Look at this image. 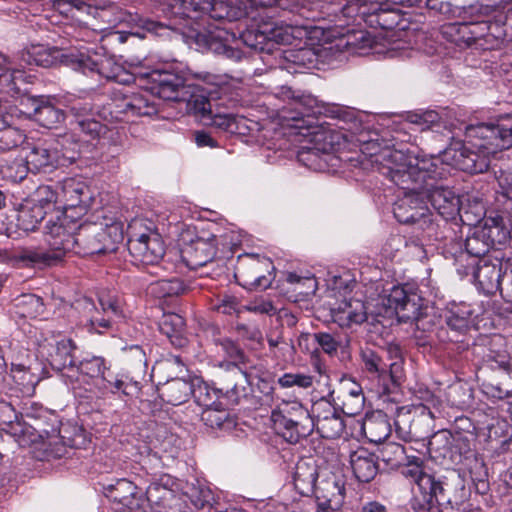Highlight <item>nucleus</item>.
Instances as JSON below:
<instances>
[{
	"label": "nucleus",
	"instance_id": "nucleus-21",
	"mask_svg": "<svg viewBox=\"0 0 512 512\" xmlns=\"http://www.w3.org/2000/svg\"><path fill=\"white\" fill-rule=\"evenodd\" d=\"M298 161L310 169L324 170L334 159L332 142L303 146L297 154Z\"/></svg>",
	"mask_w": 512,
	"mask_h": 512
},
{
	"label": "nucleus",
	"instance_id": "nucleus-12",
	"mask_svg": "<svg viewBox=\"0 0 512 512\" xmlns=\"http://www.w3.org/2000/svg\"><path fill=\"white\" fill-rule=\"evenodd\" d=\"M465 13L469 16L485 17L489 20L486 40L481 44L482 50L498 49L505 42H512V30L508 31L506 27L510 12H508V9H503V0L497 6L481 3L472 4L467 7Z\"/></svg>",
	"mask_w": 512,
	"mask_h": 512
},
{
	"label": "nucleus",
	"instance_id": "nucleus-9",
	"mask_svg": "<svg viewBox=\"0 0 512 512\" xmlns=\"http://www.w3.org/2000/svg\"><path fill=\"white\" fill-rule=\"evenodd\" d=\"M211 310L219 314L229 317H242L245 312H255L257 316H276L277 320H282L287 317L289 313L293 318H299L301 315L297 313V308L288 311L286 308H278L272 304L271 301L265 299H256L249 303L241 302L236 296L230 294H222L211 303ZM312 314H304L302 317L309 318Z\"/></svg>",
	"mask_w": 512,
	"mask_h": 512
},
{
	"label": "nucleus",
	"instance_id": "nucleus-45",
	"mask_svg": "<svg viewBox=\"0 0 512 512\" xmlns=\"http://www.w3.org/2000/svg\"><path fill=\"white\" fill-rule=\"evenodd\" d=\"M323 438L335 439L344 431V422L339 412L315 425Z\"/></svg>",
	"mask_w": 512,
	"mask_h": 512
},
{
	"label": "nucleus",
	"instance_id": "nucleus-29",
	"mask_svg": "<svg viewBox=\"0 0 512 512\" xmlns=\"http://www.w3.org/2000/svg\"><path fill=\"white\" fill-rule=\"evenodd\" d=\"M12 306L14 316L20 319H35L44 311V304L40 297L34 294H22L17 296Z\"/></svg>",
	"mask_w": 512,
	"mask_h": 512
},
{
	"label": "nucleus",
	"instance_id": "nucleus-13",
	"mask_svg": "<svg viewBox=\"0 0 512 512\" xmlns=\"http://www.w3.org/2000/svg\"><path fill=\"white\" fill-rule=\"evenodd\" d=\"M77 219L68 216H57L55 220H48L45 226V241L52 254L59 256V262L67 252L76 254L78 231Z\"/></svg>",
	"mask_w": 512,
	"mask_h": 512
},
{
	"label": "nucleus",
	"instance_id": "nucleus-36",
	"mask_svg": "<svg viewBox=\"0 0 512 512\" xmlns=\"http://www.w3.org/2000/svg\"><path fill=\"white\" fill-rule=\"evenodd\" d=\"M102 310L108 317L125 318L124 303L115 291H103L98 297Z\"/></svg>",
	"mask_w": 512,
	"mask_h": 512
},
{
	"label": "nucleus",
	"instance_id": "nucleus-5",
	"mask_svg": "<svg viewBox=\"0 0 512 512\" xmlns=\"http://www.w3.org/2000/svg\"><path fill=\"white\" fill-rule=\"evenodd\" d=\"M282 94L290 99L287 107L282 109V118L294 122L293 126L297 129H306L307 134H317L315 129L323 125L318 122L320 116L333 119H339L344 122L351 121L354 118L353 112L347 108L319 101L310 94H296L289 87L282 88Z\"/></svg>",
	"mask_w": 512,
	"mask_h": 512
},
{
	"label": "nucleus",
	"instance_id": "nucleus-58",
	"mask_svg": "<svg viewBox=\"0 0 512 512\" xmlns=\"http://www.w3.org/2000/svg\"><path fill=\"white\" fill-rule=\"evenodd\" d=\"M389 354L391 358H394V361L387 370L386 380L390 379L392 383L396 384L400 382L403 376V360L397 347L390 348Z\"/></svg>",
	"mask_w": 512,
	"mask_h": 512
},
{
	"label": "nucleus",
	"instance_id": "nucleus-46",
	"mask_svg": "<svg viewBox=\"0 0 512 512\" xmlns=\"http://www.w3.org/2000/svg\"><path fill=\"white\" fill-rule=\"evenodd\" d=\"M187 110L194 114L204 124V118L210 116L212 111V104L210 100L204 95L187 94L186 100Z\"/></svg>",
	"mask_w": 512,
	"mask_h": 512
},
{
	"label": "nucleus",
	"instance_id": "nucleus-1",
	"mask_svg": "<svg viewBox=\"0 0 512 512\" xmlns=\"http://www.w3.org/2000/svg\"><path fill=\"white\" fill-rule=\"evenodd\" d=\"M471 147L456 143L445 149L441 156L420 155L412 150L385 147L373 153L372 162L377 165L378 171L389 178L402 190L422 191L423 198L431 204L436 212L445 220L462 218L460 197L450 188L440 184L446 172L443 164L458 169L456 165L446 159L445 153L450 149ZM459 170H461L459 168ZM464 221L463 219H461Z\"/></svg>",
	"mask_w": 512,
	"mask_h": 512
},
{
	"label": "nucleus",
	"instance_id": "nucleus-24",
	"mask_svg": "<svg viewBox=\"0 0 512 512\" xmlns=\"http://www.w3.org/2000/svg\"><path fill=\"white\" fill-rule=\"evenodd\" d=\"M317 478V467L313 462L306 460H300L297 462L293 473V484L300 495H312Z\"/></svg>",
	"mask_w": 512,
	"mask_h": 512
},
{
	"label": "nucleus",
	"instance_id": "nucleus-27",
	"mask_svg": "<svg viewBox=\"0 0 512 512\" xmlns=\"http://www.w3.org/2000/svg\"><path fill=\"white\" fill-rule=\"evenodd\" d=\"M14 259L37 267H48L59 263L57 254H52L49 249L43 248H21L14 251Z\"/></svg>",
	"mask_w": 512,
	"mask_h": 512
},
{
	"label": "nucleus",
	"instance_id": "nucleus-32",
	"mask_svg": "<svg viewBox=\"0 0 512 512\" xmlns=\"http://www.w3.org/2000/svg\"><path fill=\"white\" fill-rule=\"evenodd\" d=\"M441 35L460 48L471 47L469 22H453L441 27Z\"/></svg>",
	"mask_w": 512,
	"mask_h": 512
},
{
	"label": "nucleus",
	"instance_id": "nucleus-8",
	"mask_svg": "<svg viewBox=\"0 0 512 512\" xmlns=\"http://www.w3.org/2000/svg\"><path fill=\"white\" fill-rule=\"evenodd\" d=\"M271 419L290 443H297L300 438L309 436L315 429L310 411L297 400L280 402L272 411Z\"/></svg>",
	"mask_w": 512,
	"mask_h": 512
},
{
	"label": "nucleus",
	"instance_id": "nucleus-31",
	"mask_svg": "<svg viewBox=\"0 0 512 512\" xmlns=\"http://www.w3.org/2000/svg\"><path fill=\"white\" fill-rule=\"evenodd\" d=\"M25 140V132L11 125L6 116L0 115V151L16 149L21 146Z\"/></svg>",
	"mask_w": 512,
	"mask_h": 512
},
{
	"label": "nucleus",
	"instance_id": "nucleus-42",
	"mask_svg": "<svg viewBox=\"0 0 512 512\" xmlns=\"http://www.w3.org/2000/svg\"><path fill=\"white\" fill-rule=\"evenodd\" d=\"M405 448L395 442H387L379 450L380 458L390 468H396L403 464L405 460Z\"/></svg>",
	"mask_w": 512,
	"mask_h": 512
},
{
	"label": "nucleus",
	"instance_id": "nucleus-34",
	"mask_svg": "<svg viewBox=\"0 0 512 512\" xmlns=\"http://www.w3.org/2000/svg\"><path fill=\"white\" fill-rule=\"evenodd\" d=\"M11 371L14 381L21 387L22 392L27 395L33 394L40 377L32 372L31 366L23 363H12Z\"/></svg>",
	"mask_w": 512,
	"mask_h": 512
},
{
	"label": "nucleus",
	"instance_id": "nucleus-19",
	"mask_svg": "<svg viewBox=\"0 0 512 512\" xmlns=\"http://www.w3.org/2000/svg\"><path fill=\"white\" fill-rule=\"evenodd\" d=\"M107 497L122 504L130 510H137L143 507L145 498L142 491L132 481L121 478L114 483L104 486Z\"/></svg>",
	"mask_w": 512,
	"mask_h": 512
},
{
	"label": "nucleus",
	"instance_id": "nucleus-64",
	"mask_svg": "<svg viewBox=\"0 0 512 512\" xmlns=\"http://www.w3.org/2000/svg\"><path fill=\"white\" fill-rule=\"evenodd\" d=\"M319 345L327 354H334L338 349L337 341L328 333H319L315 335Z\"/></svg>",
	"mask_w": 512,
	"mask_h": 512
},
{
	"label": "nucleus",
	"instance_id": "nucleus-52",
	"mask_svg": "<svg viewBox=\"0 0 512 512\" xmlns=\"http://www.w3.org/2000/svg\"><path fill=\"white\" fill-rule=\"evenodd\" d=\"M204 125L213 126L223 131L234 133L237 129L236 117L232 114L214 113L204 118Z\"/></svg>",
	"mask_w": 512,
	"mask_h": 512
},
{
	"label": "nucleus",
	"instance_id": "nucleus-11",
	"mask_svg": "<svg viewBox=\"0 0 512 512\" xmlns=\"http://www.w3.org/2000/svg\"><path fill=\"white\" fill-rule=\"evenodd\" d=\"M164 11L170 17L193 21L210 18L231 20V9L223 1L216 0H167Z\"/></svg>",
	"mask_w": 512,
	"mask_h": 512
},
{
	"label": "nucleus",
	"instance_id": "nucleus-48",
	"mask_svg": "<svg viewBox=\"0 0 512 512\" xmlns=\"http://www.w3.org/2000/svg\"><path fill=\"white\" fill-rule=\"evenodd\" d=\"M185 290L183 281L178 278L162 279L152 286V291L160 298L178 296Z\"/></svg>",
	"mask_w": 512,
	"mask_h": 512
},
{
	"label": "nucleus",
	"instance_id": "nucleus-53",
	"mask_svg": "<svg viewBox=\"0 0 512 512\" xmlns=\"http://www.w3.org/2000/svg\"><path fill=\"white\" fill-rule=\"evenodd\" d=\"M402 474L410 479L418 488L419 491L421 489H428L431 487V475L425 473L422 468L417 464H409L407 465Z\"/></svg>",
	"mask_w": 512,
	"mask_h": 512
},
{
	"label": "nucleus",
	"instance_id": "nucleus-30",
	"mask_svg": "<svg viewBox=\"0 0 512 512\" xmlns=\"http://www.w3.org/2000/svg\"><path fill=\"white\" fill-rule=\"evenodd\" d=\"M51 346L53 347V352L49 353V361L54 369L63 370L75 365L73 355L75 345L71 339L62 338Z\"/></svg>",
	"mask_w": 512,
	"mask_h": 512
},
{
	"label": "nucleus",
	"instance_id": "nucleus-10",
	"mask_svg": "<svg viewBox=\"0 0 512 512\" xmlns=\"http://www.w3.org/2000/svg\"><path fill=\"white\" fill-rule=\"evenodd\" d=\"M360 14L370 25H376L385 30H392L400 25L402 17L400 10L388 0H355L340 8L338 17L350 18Z\"/></svg>",
	"mask_w": 512,
	"mask_h": 512
},
{
	"label": "nucleus",
	"instance_id": "nucleus-43",
	"mask_svg": "<svg viewBox=\"0 0 512 512\" xmlns=\"http://www.w3.org/2000/svg\"><path fill=\"white\" fill-rule=\"evenodd\" d=\"M67 113L73 118L72 125H76L82 120L95 116L94 106L90 101L74 98L68 101L66 105Z\"/></svg>",
	"mask_w": 512,
	"mask_h": 512
},
{
	"label": "nucleus",
	"instance_id": "nucleus-44",
	"mask_svg": "<svg viewBox=\"0 0 512 512\" xmlns=\"http://www.w3.org/2000/svg\"><path fill=\"white\" fill-rule=\"evenodd\" d=\"M365 368L369 373L377 374L379 380L386 386L387 368L383 359L372 349L366 348L361 353Z\"/></svg>",
	"mask_w": 512,
	"mask_h": 512
},
{
	"label": "nucleus",
	"instance_id": "nucleus-56",
	"mask_svg": "<svg viewBox=\"0 0 512 512\" xmlns=\"http://www.w3.org/2000/svg\"><path fill=\"white\" fill-rule=\"evenodd\" d=\"M337 412L338 410L329 400L321 398L313 403L310 414L316 425L326 418L336 415Z\"/></svg>",
	"mask_w": 512,
	"mask_h": 512
},
{
	"label": "nucleus",
	"instance_id": "nucleus-47",
	"mask_svg": "<svg viewBox=\"0 0 512 512\" xmlns=\"http://www.w3.org/2000/svg\"><path fill=\"white\" fill-rule=\"evenodd\" d=\"M195 386L192 395L199 406L204 409L215 406L219 400L218 392L210 388L206 383L201 382L199 379H195Z\"/></svg>",
	"mask_w": 512,
	"mask_h": 512
},
{
	"label": "nucleus",
	"instance_id": "nucleus-15",
	"mask_svg": "<svg viewBox=\"0 0 512 512\" xmlns=\"http://www.w3.org/2000/svg\"><path fill=\"white\" fill-rule=\"evenodd\" d=\"M127 249L136 264H157L165 254V246L159 233L147 229L144 232H131Z\"/></svg>",
	"mask_w": 512,
	"mask_h": 512
},
{
	"label": "nucleus",
	"instance_id": "nucleus-20",
	"mask_svg": "<svg viewBox=\"0 0 512 512\" xmlns=\"http://www.w3.org/2000/svg\"><path fill=\"white\" fill-rule=\"evenodd\" d=\"M350 466L358 481L368 483L378 473L377 459L373 453L364 447H358L349 455Z\"/></svg>",
	"mask_w": 512,
	"mask_h": 512
},
{
	"label": "nucleus",
	"instance_id": "nucleus-60",
	"mask_svg": "<svg viewBox=\"0 0 512 512\" xmlns=\"http://www.w3.org/2000/svg\"><path fill=\"white\" fill-rule=\"evenodd\" d=\"M313 378L305 374L286 373L279 378V384L282 387L298 386L301 388H308L312 385Z\"/></svg>",
	"mask_w": 512,
	"mask_h": 512
},
{
	"label": "nucleus",
	"instance_id": "nucleus-18",
	"mask_svg": "<svg viewBox=\"0 0 512 512\" xmlns=\"http://www.w3.org/2000/svg\"><path fill=\"white\" fill-rule=\"evenodd\" d=\"M218 237L211 235L208 238H197L182 250V259L190 269L204 267L211 262L217 254Z\"/></svg>",
	"mask_w": 512,
	"mask_h": 512
},
{
	"label": "nucleus",
	"instance_id": "nucleus-22",
	"mask_svg": "<svg viewBox=\"0 0 512 512\" xmlns=\"http://www.w3.org/2000/svg\"><path fill=\"white\" fill-rule=\"evenodd\" d=\"M501 265L481 259L474 272L478 288L486 295H493L501 288Z\"/></svg>",
	"mask_w": 512,
	"mask_h": 512
},
{
	"label": "nucleus",
	"instance_id": "nucleus-55",
	"mask_svg": "<svg viewBox=\"0 0 512 512\" xmlns=\"http://www.w3.org/2000/svg\"><path fill=\"white\" fill-rule=\"evenodd\" d=\"M287 282L295 284L296 287L294 290L305 296L314 294L317 289V281L312 276L301 277L296 273H289Z\"/></svg>",
	"mask_w": 512,
	"mask_h": 512
},
{
	"label": "nucleus",
	"instance_id": "nucleus-4",
	"mask_svg": "<svg viewBox=\"0 0 512 512\" xmlns=\"http://www.w3.org/2000/svg\"><path fill=\"white\" fill-rule=\"evenodd\" d=\"M332 320H367L369 316L388 320H420L428 315L423 312V299L404 287L394 286L388 295H381L372 302L344 299L328 302Z\"/></svg>",
	"mask_w": 512,
	"mask_h": 512
},
{
	"label": "nucleus",
	"instance_id": "nucleus-54",
	"mask_svg": "<svg viewBox=\"0 0 512 512\" xmlns=\"http://www.w3.org/2000/svg\"><path fill=\"white\" fill-rule=\"evenodd\" d=\"M473 315V309L470 304L465 302L450 303L440 317L445 320H469Z\"/></svg>",
	"mask_w": 512,
	"mask_h": 512
},
{
	"label": "nucleus",
	"instance_id": "nucleus-14",
	"mask_svg": "<svg viewBox=\"0 0 512 512\" xmlns=\"http://www.w3.org/2000/svg\"><path fill=\"white\" fill-rule=\"evenodd\" d=\"M93 201V192L90 186L79 179H64L60 186V203L63 214L71 219H78L85 215Z\"/></svg>",
	"mask_w": 512,
	"mask_h": 512
},
{
	"label": "nucleus",
	"instance_id": "nucleus-50",
	"mask_svg": "<svg viewBox=\"0 0 512 512\" xmlns=\"http://www.w3.org/2000/svg\"><path fill=\"white\" fill-rule=\"evenodd\" d=\"M474 20L469 22L471 30V47L482 50V43L486 40V32L489 28V20L485 17L471 16Z\"/></svg>",
	"mask_w": 512,
	"mask_h": 512
},
{
	"label": "nucleus",
	"instance_id": "nucleus-16",
	"mask_svg": "<svg viewBox=\"0 0 512 512\" xmlns=\"http://www.w3.org/2000/svg\"><path fill=\"white\" fill-rule=\"evenodd\" d=\"M57 153V144L53 142L52 137L39 140L25 156L26 168L34 173H50L61 167Z\"/></svg>",
	"mask_w": 512,
	"mask_h": 512
},
{
	"label": "nucleus",
	"instance_id": "nucleus-17",
	"mask_svg": "<svg viewBox=\"0 0 512 512\" xmlns=\"http://www.w3.org/2000/svg\"><path fill=\"white\" fill-rule=\"evenodd\" d=\"M403 198L393 206V214L399 223L415 224L424 219L428 208L424 202L422 191L405 190Z\"/></svg>",
	"mask_w": 512,
	"mask_h": 512
},
{
	"label": "nucleus",
	"instance_id": "nucleus-2",
	"mask_svg": "<svg viewBox=\"0 0 512 512\" xmlns=\"http://www.w3.org/2000/svg\"><path fill=\"white\" fill-rule=\"evenodd\" d=\"M465 135L471 147L450 149L445 153L446 159L470 174L494 170L497 154L512 147V115L501 117L496 123L470 125Z\"/></svg>",
	"mask_w": 512,
	"mask_h": 512
},
{
	"label": "nucleus",
	"instance_id": "nucleus-49",
	"mask_svg": "<svg viewBox=\"0 0 512 512\" xmlns=\"http://www.w3.org/2000/svg\"><path fill=\"white\" fill-rule=\"evenodd\" d=\"M468 470L476 490L482 494L486 493L488 490V473L484 462L481 459L475 457L470 462Z\"/></svg>",
	"mask_w": 512,
	"mask_h": 512
},
{
	"label": "nucleus",
	"instance_id": "nucleus-40",
	"mask_svg": "<svg viewBox=\"0 0 512 512\" xmlns=\"http://www.w3.org/2000/svg\"><path fill=\"white\" fill-rule=\"evenodd\" d=\"M465 249L470 256L485 259L486 254L490 251L491 245L483 231L476 230L472 235L468 236L465 241Z\"/></svg>",
	"mask_w": 512,
	"mask_h": 512
},
{
	"label": "nucleus",
	"instance_id": "nucleus-51",
	"mask_svg": "<svg viewBox=\"0 0 512 512\" xmlns=\"http://www.w3.org/2000/svg\"><path fill=\"white\" fill-rule=\"evenodd\" d=\"M34 202L36 205H41L44 210H46V214L49 210L54 208L55 204L60 202V190L56 191L50 186H40L36 191V198L30 200Z\"/></svg>",
	"mask_w": 512,
	"mask_h": 512
},
{
	"label": "nucleus",
	"instance_id": "nucleus-63",
	"mask_svg": "<svg viewBox=\"0 0 512 512\" xmlns=\"http://www.w3.org/2000/svg\"><path fill=\"white\" fill-rule=\"evenodd\" d=\"M498 182L500 195L512 204V173H506L499 170Z\"/></svg>",
	"mask_w": 512,
	"mask_h": 512
},
{
	"label": "nucleus",
	"instance_id": "nucleus-61",
	"mask_svg": "<svg viewBox=\"0 0 512 512\" xmlns=\"http://www.w3.org/2000/svg\"><path fill=\"white\" fill-rule=\"evenodd\" d=\"M409 118L411 123L424 126L422 129L430 128L432 125L437 124L440 120L438 112L434 110L415 113L412 114Z\"/></svg>",
	"mask_w": 512,
	"mask_h": 512
},
{
	"label": "nucleus",
	"instance_id": "nucleus-3",
	"mask_svg": "<svg viewBox=\"0 0 512 512\" xmlns=\"http://www.w3.org/2000/svg\"><path fill=\"white\" fill-rule=\"evenodd\" d=\"M150 92L115 90L108 110L111 121H130L134 117L153 116L158 113L155 96L167 101H184L188 94L185 79L169 71L153 70L145 75Z\"/></svg>",
	"mask_w": 512,
	"mask_h": 512
},
{
	"label": "nucleus",
	"instance_id": "nucleus-59",
	"mask_svg": "<svg viewBox=\"0 0 512 512\" xmlns=\"http://www.w3.org/2000/svg\"><path fill=\"white\" fill-rule=\"evenodd\" d=\"M423 496L427 497L429 500L434 501L438 505L443 504L445 502H450V500L445 496V488L443 484L439 481H435L434 477L431 475V487L428 489H421L420 491Z\"/></svg>",
	"mask_w": 512,
	"mask_h": 512
},
{
	"label": "nucleus",
	"instance_id": "nucleus-57",
	"mask_svg": "<svg viewBox=\"0 0 512 512\" xmlns=\"http://www.w3.org/2000/svg\"><path fill=\"white\" fill-rule=\"evenodd\" d=\"M104 359L101 357H92L79 363L78 370L91 378L104 376Z\"/></svg>",
	"mask_w": 512,
	"mask_h": 512
},
{
	"label": "nucleus",
	"instance_id": "nucleus-6",
	"mask_svg": "<svg viewBox=\"0 0 512 512\" xmlns=\"http://www.w3.org/2000/svg\"><path fill=\"white\" fill-rule=\"evenodd\" d=\"M59 57L65 65L84 74L96 73L105 78L115 77L107 71L110 61L97 53L91 55L78 51L61 54L60 50L43 45H32L21 53V59L25 64L42 67L53 66Z\"/></svg>",
	"mask_w": 512,
	"mask_h": 512
},
{
	"label": "nucleus",
	"instance_id": "nucleus-28",
	"mask_svg": "<svg viewBox=\"0 0 512 512\" xmlns=\"http://www.w3.org/2000/svg\"><path fill=\"white\" fill-rule=\"evenodd\" d=\"M57 144V154L59 155V164L61 167L74 163L80 156L82 142L72 133H66L57 138H53Z\"/></svg>",
	"mask_w": 512,
	"mask_h": 512
},
{
	"label": "nucleus",
	"instance_id": "nucleus-41",
	"mask_svg": "<svg viewBox=\"0 0 512 512\" xmlns=\"http://www.w3.org/2000/svg\"><path fill=\"white\" fill-rule=\"evenodd\" d=\"M363 430L369 440L374 443L385 441L391 432L388 421L382 417L366 420L363 424Z\"/></svg>",
	"mask_w": 512,
	"mask_h": 512
},
{
	"label": "nucleus",
	"instance_id": "nucleus-25",
	"mask_svg": "<svg viewBox=\"0 0 512 512\" xmlns=\"http://www.w3.org/2000/svg\"><path fill=\"white\" fill-rule=\"evenodd\" d=\"M45 215L46 210L41 205L26 200L16 211V227L24 232L34 231Z\"/></svg>",
	"mask_w": 512,
	"mask_h": 512
},
{
	"label": "nucleus",
	"instance_id": "nucleus-35",
	"mask_svg": "<svg viewBox=\"0 0 512 512\" xmlns=\"http://www.w3.org/2000/svg\"><path fill=\"white\" fill-rule=\"evenodd\" d=\"M23 72L12 66L11 61L0 53V90L7 93L19 91L17 81L22 78Z\"/></svg>",
	"mask_w": 512,
	"mask_h": 512
},
{
	"label": "nucleus",
	"instance_id": "nucleus-7",
	"mask_svg": "<svg viewBox=\"0 0 512 512\" xmlns=\"http://www.w3.org/2000/svg\"><path fill=\"white\" fill-rule=\"evenodd\" d=\"M123 238L121 222L106 215L98 216L97 221L78 225L76 254L87 256L115 252Z\"/></svg>",
	"mask_w": 512,
	"mask_h": 512
},
{
	"label": "nucleus",
	"instance_id": "nucleus-23",
	"mask_svg": "<svg viewBox=\"0 0 512 512\" xmlns=\"http://www.w3.org/2000/svg\"><path fill=\"white\" fill-rule=\"evenodd\" d=\"M195 381L173 378L160 388L161 398L174 406L185 403L194 391Z\"/></svg>",
	"mask_w": 512,
	"mask_h": 512
},
{
	"label": "nucleus",
	"instance_id": "nucleus-37",
	"mask_svg": "<svg viewBox=\"0 0 512 512\" xmlns=\"http://www.w3.org/2000/svg\"><path fill=\"white\" fill-rule=\"evenodd\" d=\"M36 120L46 128H53L64 121V112L51 103H43L35 109Z\"/></svg>",
	"mask_w": 512,
	"mask_h": 512
},
{
	"label": "nucleus",
	"instance_id": "nucleus-26",
	"mask_svg": "<svg viewBox=\"0 0 512 512\" xmlns=\"http://www.w3.org/2000/svg\"><path fill=\"white\" fill-rule=\"evenodd\" d=\"M270 265L271 262L266 259L252 258L250 264L242 263L238 271H241L246 283L254 285L256 288L266 289L271 285L272 279L267 277L264 272L268 271Z\"/></svg>",
	"mask_w": 512,
	"mask_h": 512
},
{
	"label": "nucleus",
	"instance_id": "nucleus-38",
	"mask_svg": "<svg viewBox=\"0 0 512 512\" xmlns=\"http://www.w3.org/2000/svg\"><path fill=\"white\" fill-rule=\"evenodd\" d=\"M74 129L83 134L87 140H100L105 137L110 131L107 124H103L99 120L92 116L86 120H82L78 124L74 125Z\"/></svg>",
	"mask_w": 512,
	"mask_h": 512
},
{
	"label": "nucleus",
	"instance_id": "nucleus-62",
	"mask_svg": "<svg viewBox=\"0 0 512 512\" xmlns=\"http://www.w3.org/2000/svg\"><path fill=\"white\" fill-rule=\"evenodd\" d=\"M210 49L219 55H223L227 59H231L233 61H239L242 58V51L233 48L231 46L226 45L223 42H213L210 44Z\"/></svg>",
	"mask_w": 512,
	"mask_h": 512
},
{
	"label": "nucleus",
	"instance_id": "nucleus-39",
	"mask_svg": "<svg viewBox=\"0 0 512 512\" xmlns=\"http://www.w3.org/2000/svg\"><path fill=\"white\" fill-rule=\"evenodd\" d=\"M201 419L204 424L211 428L225 429L233 425V421L229 418V413L216 406H211L202 411Z\"/></svg>",
	"mask_w": 512,
	"mask_h": 512
},
{
	"label": "nucleus",
	"instance_id": "nucleus-33",
	"mask_svg": "<svg viewBox=\"0 0 512 512\" xmlns=\"http://www.w3.org/2000/svg\"><path fill=\"white\" fill-rule=\"evenodd\" d=\"M481 230L489 240L491 247L495 244H505L510 238V231L501 216L488 218Z\"/></svg>",
	"mask_w": 512,
	"mask_h": 512
}]
</instances>
